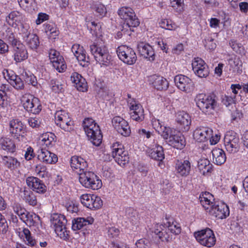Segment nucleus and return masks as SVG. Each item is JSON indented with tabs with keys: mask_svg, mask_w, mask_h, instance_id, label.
Masks as SVG:
<instances>
[{
	"mask_svg": "<svg viewBox=\"0 0 248 248\" xmlns=\"http://www.w3.org/2000/svg\"><path fill=\"white\" fill-rule=\"evenodd\" d=\"M118 14L121 18L124 20L122 31L124 32L125 30L127 31L128 29L130 31H134V28L139 25L140 21L131 8L123 7L118 10Z\"/></svg>",
	"mask_w": 248,
	"mask_h": 248,
	"instance_id": "20e7f679",
	"label": "nucleus"
},
{
	"mask_svg": "<svg viewBox=\"0 0 248 248\" xmlns=\"http://www.w3.org/2000/svg\"><path fill=\"white\" fill-rule=\"evenodd\" d=\"M176 121L183 131H187L189 130L191 120L188 113L184 111L178 112L176 114Z\"/></svg>",
	"mask_w": 248,
	"mask_h": 248,
	"instance_id": "c85d7f7f",
	"label": "nucleus"
},
{
	"mask_svg": "<svg viewBox=\"0 0 248 248\" xmlns=\"http://www.w3.org/2000/svg\"><path fill=\"white\" fill-rule=\"evenodd\" d=\"M0 147L8 152L13 153L16 151V145L14 141L8 138L0 139Z\"/></svg>",
	"mask_w": 248,
	"mask_h": 248,
	"instance_id": "79ce46f5",
	"label": "nucleus"
},
{
	"mask_svg": "<svg viewBox=\"0 0 248 248\" xmlns=\"http://www.w3.org/2000/svg\"><path fill=\"white\" fill-rule=\"evenodd\" d=\"M195 236L196 240L203 246L211 247L215 244V235L213 231L209 228L197 232Z\"/></svg>",
	"mask_w": 248,
	"mask_h": 248,
	"instance_id": "2eb2a0df",
	"label": "nucleus"
},
{
	"mask_svg": "<svg viewBox=\"0 0 248 248\" xmlns=\"http://www.w3.org/2000/svg\"><path fill=\"white\" fill-rule=\"evenodd\" d=\"M150 81L154 87L158 90H167L169 87V82L162 77L153 75L151 77Z\"/></svg>",
	"mask_w": 248,
	"mask_h": 248,
	"instance_id": "c9c22d12",
	"label": "nucleus"
},
{
	"mask_svg": "<svg viewBox=\"0 0 248 248\" xmlns=\"http://www.w3.org/2000/svg\"><path fill=\"white\" fill-rule=\"evenodd\" d=\"M212 165L207 159H202L198 161V167L201 173L206 175L212 170Z\"/></svg>",
	"mask_w": 248,
	"mask_h": 248,
	"instance_id": "c03bdc74",
	"label": "nucleus"
},
{
	"mask_svg": "<svg viewBox=\"0 0 248 248\" xmlns=\"http://www.w3.org/2000/svg\"><path fill=\"white\" fill-rule=\"evenodd\" d=\"M152 123L154 128L163 138L168 137V133L170 131V127L164 125L159 120L157 119L153 120Z\"/></svg>",
	"mask_w": 248,
	"mask_h": 248,
	"instance_id": "ea45409f",
	"label": "nucleus"
},
{
	"mask_svg": "<svg viewBox=\"0 0 248 248\" xmlns=\"http://www.w3.org/2000/svg\"><path fill=\"white\" fill-rule=\"evenodd\" d=\"M71 80L75 84V87L78 91L83 92L87 91V82L85 79L79 74L77 72L72 73L71 76Z\"/></svg>",
	"mask_w": 248,
	"mask_h": 248,
	"instance_id": "c756f323",
	"label": "nucleus"
},
{
	"mask_svg": "<svg viewBox=\"0 0 248 248\" xmlns=\"http://www.w3.org/2000/svg\"><path fill=\"white\" fill-rule=\"evenodd\" d=\"M49 19V16L46 13H39L35 21L37 25H40L45 21Z\"/></svg>",
	"mask_w": 248,
	"mask_h": 248,
	"instance_id": "e2e57ef3",
	"label": "nucleus"
},
{
	"mask_svg": "<svg viewBox=\"0 0 248 248\" xmlns=\"http://www.w3.org/2000/svg\"><path fill=\"white\" fill-rule=\"evenodd\" d=\"M79 181L85 187L97 190L102 186L101 179L93 172L85 170L82 172L78 171Z\"/></svg>",
	"mask_w": 248,
	"mask_h": 248,
	"instance_id": "423d86ee",
	"label": "nucleus"
},
{
	"mask_svg": "<svg viewBox=\"0 0 248 248\" xmlns=\"http://www.w3.org/2000/svg\"><path fill=\"white\" fill-rule=\"evenodd\" d=\"M28 123L30 126L32 128L38 127L41 124V121L38 118H30L28 120Z\"/></svg>",
	"mask_w": 248,
	"mask_h": 248,
	"instance_id": "69168bd1",
	"label": "nucleus"
},
{
	"mask_svg": "<svg viewBox=\"0 0 248 248\" xmlns=\"http://www.w3.org/2000/svg\"><path fill=\"white\" fill-rule=\"evenodd\" d=\"M168 137L163 138L172 147L178 149H182L186 145L184 136L175 129L170 128Z\"/></svg>",
	"mask_w": 248,
	"mask_h": 248,
	"instance_id": "4468645a",
	"label": "nucleus"
},
{
	"mask_svg": "<svg viewBox=\"0 0 248 248\" xmlns=\"http://www.w3.org/2000/svg\"><path fill=\"white\" fill-rule=\"evenodd\" d=\"M80 201L84 206L90 209H98L103 205L102 200L95 195L83 194L80 196Z\"/></svg>",
	"mask_w": 248,
	"mask_h": 248,
	"instance_id": "dca6fc26",
	"label": "nucleus"
},
{
	"mask_svg": "<svg viewBox=\"0 0 248 248\" xmlns=\"http://www.w3.org/2000/svg\"><path fill=\"white\" fill-rule=\"evenodd\" d=\"M137 48L140 55L144 58L151 62L155 60V52L152 46L149 44L141 42L138 45Z\"/></svg>",
	"mask_w": 248,
	"mask_h": 248,
	"instance_id": "a878e982",
	"label": "nucleus"
},
{
	"mask_svg": "<svg viewBox=\"0 0 248 248\" xmlns=\"http://www.w3.org/2000/svg\"><path fill=\"white\" fill-rule=\"evenodd\" d=\"M90 50L95 61L100 64L107 66L110 62L111 56L105 45L94 43L90 46Z\"/></svg>",
	"mask_w": 248,
	"mask_h": 248,
	"instance_id": "6e6552de",
	"label": "nucleus"
},
{
	"mask_svg": "<svg viewBox=\"0 0 248 248\" xmlns=\"http://www.w3.org/2000/svg\"><path fill=\"white\" fill-rule=\"evenodd\" d=\"M38 157L39 160L47 164L55 163L58 160V157L55 154L43 149L41 150Z\"/></svg>",
	"mask_w": 248,
	"mask_h": 248,
	"instance_id": "f704fd0d",
	"label": "nucleus"
},
{
	"mask_svg": "<svg viewBox=\"0 0 248 248\" xmlns=\"http://www.w3.org/2000/svg\"><path fill=\"white\" fill-rule=\"evenodd\" d=\"M22 19L21 14L17 11L11 12L5 18L6 22L12 27H16L20 23Z\"/></svg>",
	"mask_w": 248,
	"mask_h": 248,
	"instance_id": "58836bf2",
	"label": "nucleus"
},
{
	"mask_svg": "<svg viewBox=\"0 0 248 248\" xmlns=\"http://www.w3.org/2000/svg\"><path fill=\"white\" fill-rule=\"evenodd\" d=\"M24 156L25 159L28 161L31 160L35 156L33 149L31 147L29 146L27 148Z\"/></svg>",
	"mask_w": 248,
	"mask_h": 248,
	"instance_id": "774afa93",
	"label": "nucleus"
},
{
	"mask_svg": "<svg viewBox=\"0 0 248 248\" xmlns=\"http://www.w3.org/2000/svg\"><path fill=\"white\" fill-rule=\"evenodd\" d=\"M23 194V198L26 202L32 206L37 205V201L36 196L31 191L24 190Z\"/></svg>",
	"mask_w": 248,
	"mask_h": 248,
	"instance_id": "09e8293b",
	"label": "nucleus"
},
{
	"mask_svg": "<svg viewBox=\"0 0 248 248\" xmlns=\"http://www.w3.org/2000/svg\"><path fill=\"white\" fill-rule=\"evenodd\" d=\"M212 130L208 127H201L196 128L193 132L194 139L198 142H204L211 138Z\"/></svg>",
	"mask_w": 248,
	"mask_h": 248,
	"instance_id": "bb28decb",
	"label": "nucleus"
},
{
	"mask_svg": "<svg viewBox=\"0 0 248 248\" xmlns=\"http://www.w3.org/2000/svg\"><path fill=\"white\" fill-rule=\"evenodd\" d=\"M213 162L217 165L224 164L226 160L224 151L220 148H215L212 151Z\"/></svg>",
	"mask_w": 248,
	"mask_h": 248,
	"instance_id": "e433bc0d",
	"label": "nucleus"
},
{
	"mask_svg": "<svg viewBox=\"0 0 248 248\" xmlns=\"http://www.w3.org/2000/svg\"><path fill=\"white\" fill-rule=\"evenodd\" d=\"M160 229H155L154 232L163 242H169L172 239V234L178 235L181 232V227L179 223L173 219H166V222L159 226Z\"/></svg>",
	"mask_w": 248,
	"mask_h": 248,
	"instance_id": "f03ea898",
	"label": "nucleus"
},
{
	"mask_svg": "<svg viewBox=\"0 0 248 248\" xmlns=\"http://www.w3.org/2000/svg\"><path fill=\"white\" fill-rule=\"evenodd\" d=\"M46 170V167L41 164L37 165L34 169V171L37 175L42 178L47 176V172Z\"/></svg>",
	"mask_w": 248,
	"mask_h": 248,
	"instance_id": "864d4df0",
	"label": "nucleus"
},
{
	"mask_svg": "<svg viewBox=\"0 0 248 248\" xmlns=\"http://www.w3.org/2000/svg\"><path fill=\"white\" fill-rule=\"evenodd\" d=\"M49 84L52 90L56 93L62 92L63 91L62 85L55 79H51Z\"/></svg>",
	"mask_w": 248,
	"mask_h": 248,
	"instance_id": "603ef678",
	"label": "nucleus"
},
{
	"mask_svg": "<svg viewBox=\"0 0 248 248\" xmlns=\"http://www.w3.org/2000/svg\"><path fill=\"white\" fill-rule=\"evenodd\" d=\"M25 218L22 220L29 226H33L38 224L40 220V217L33 213H30L28 212L25 215Z\"/></svg>",
	"mask_w": 248,
	"mask_h": 248,
	"instance_id": "a18cd8bd",
	"label": "nucleus"
},
{
	"mask_svg": "<svg viewBox=\"0 0 248 248\" xmlns=\"http://www.w3.org/2000/svg\"><path fill=\"white\" fill-rule=\"evenodd\" d=\"M8 224L4 217L0 213V233H5L7 231Z\"/></svg>",
	"mask_w": 248,
	"mask_h": 248,
	"instance_id": "680f3d73",
	"label": "nucleus"
},
{
	"mask_svg": "<svg viewBox=\"0 0 248 248\" xmlns=\"http://www.w3.org/2000/svg\"><path fill=\"white\" fill-rule=\"evenodd\" d=\"M24 108L29 112L38 114L42 110V105L39 99L30 93L22 96L21 99Z\"/></svg>",
	"mask_w": 248,
	"mask_h": 248,
	"instance_id": "1a4fd4ad",
	"label": "nucleus"
},
{
	"mask_svg": "<svg viewBox=\"0 0 248 248\" xmlns=\"http://www.w3.org/2000/svg\"><path fill=\"white\" fill-rule=\"evenodd\" d=\"M40 144L43 148H47L50 149L52 148L56 141V137L54 134L50 132H47L42 134L41 137Z\"/></svg>",
	"mask_w": 248,
	"mask_h": 248,
	"instance_id": "72a5a7b5",
	"label": "nucleus"
},
{
	"mask_svg": "<svg viewBox=\"0 0 248 248\" xmlns=\"http://www.w3.org/2000/svg\"><path fill=\"white\" fill-rule=\"evenodd\" d=\"M112 124L114 128L122 135L127 137L131 133V130L128 123L119 116H115L112 120Z\"/></svg>",
	"mask_w": 248,
	"mask_h": 248,
	"instance_id": "aec40b11",
	"label": "nucleus"
},
{
	"mask_svg": "<svg viewBox=\"0 0 248 248\" xmlns=\"http://www.w3.org/2000/svg\"><path fill=\"white\" fill-rule=\"evenodd\" d=\"M92 9L96 13H98L99 16H104L107 13L106 8L103 4L100 3L94 4L93 6Z\"/></svg>",
	"mask_w": 248,
	"mask_h": 248,
	"instance_id": "5fc2aeb1",
	"label": "nucleus"
},
{
	"mask_svg": "<svg viewBox=\"0 0 248 248\" xmlns=\"http://www.w3.org/2000/svg\"><path fill=\"white\" fill-rule=\"evenodd\" d=\"M82 126L89 140L95 146H98L102 142L103 136L97 124L92 118H86Z\"/></svg>",
	"mask_w": 248,
	"mask_h": 248,
	"instance_id": "7ed1b4c3",
	"label": "nucleus"
},
{
	"mask_svg": "<svg viewBox=\"0 0 248 248\" xmlns=\"http://www.w3.org/2000/svg\"><path fill=\"white\" fill-rule=\"evenodd\" d=\"M125 214L127 217L132 224L137 225L138 223L140 217L136 210L132 208H128L126 209Z\"/></svg>",
	"mask_w": 248,
	"mask_h": 248,
	"instance_id": "de8ad7c7",
	"label": "nucleus"
},
{
	"mask_svg": "<svg viewBox=\"0 0 248 248\" xmlns=\"http://www.w3.org/2000/svg\"><path fill=\"white\" fill-rule=\"evenodd\" d=\"M10 131L15 138L20 140L26 132V126L19 120H12L10 122Z\"/></svg>",
	"mask_w": 248,
	"mask_h": 248,
	"instance_id": "4be33fe9",
	"label": "nucleus"
},
{
	"mask_svg": "<svg viewBox=\"0 0 248 248\" xmlns=\"http://www.w3.org/2000/svg\"><path fill=\"white\" fill-rule=\"evenodd\" d=\"M45 32L48 34L50 39H55L60 34L59 31L53 24L46 23L43 25Z\"/></svg>",
	"mask_w": 248,
	"mask_h": 248,
	"instance_id": "37998d69",
	"label": "nucleus"
},
{
	"mask_svg": "<svg viewBox=\"0 0 248 248\" xmlns=\"http://www.w3.org/2000/svg\"><path fill=\"white\" fill-rule=\"evenodd\" d=\"M93 218L91 217H88L87 218L84 217L77 218L73 221L72 229L74 231L80 230L87 225L92 224L93 223Z\"/></svg>",
	"mask_w": 248,
	"mask_h": 248,
	"instance_id": "4c0bfd02",
	"label": "nucleus"
},
{
	"mask_svg": "<svg viewBox=\"0 0 248 248\" xmlns=\"http://www.w3.org/2000/svg\"><path fill=\"white\" fill-rule=\"evenodd\" d=\"M177 173L181 176H187L191 170V163L187 160L183 161H177L175 165Z\"/></svg>",
	"mask_w": 248,
	"mask_h": 248,
	"instance_id": "473e14b6",
	"label": "nucleus"
},
{
	"mask_svg": "<svg viewBox=\"0 0 248 248\" xmlns=\"http://www.w3.org/2000/svg\"><path fill=\"white\" fill-rule=\"evenodd\" d=\"M6 38L9 42L11 44L12 46H14V44H17V42H20L19 40L15 38L14 34L10 31L7 32Z\"/></svg>",
	"mask_w": 248,
	"mask_h": 248,
	"instance_id": "338daca9",
	"label": "nucleus"
},
{
	"mask_svg": "<svg viewBox=\"0 0 248 248\" xmlns=\"http://www.w3.org/2000/svg\"><path fill=\"white\" fill-rule=\"evenodd\" d=\"M22 233L28 245L33 247L36 245V241L31 236V232L28 229H23Z\"/></svg>",
	"mask_w": 248,
	"mask_h": 248,
	"instance_id": "3c124183",
	"label": "nucleus"
},
{
	"mask_svg": "<svg viewBox=\"0 0 248 248\" xmlns=\"http://www.w3.org/2000/svg\"><path fill=\"white\" fill-rule=\"evenodd\" d=\"M160 26L166 30H173L175 29L176 26L174 24H172L170 21L167 19H162L159 22Z\"/></svg>",
	"mask_w": 248,
	"mask_h": 248,
	"instance_id": "4d7b16f0",
	"label": "nucleus"
},
{
	"mask_svg": "<svg viewBox=\"0 0 248 248\" xmlns=\"http://www.w3.org/2000/svg\"><path fill=\"white\" fill-rule=\"evenodd\" d=\"M55 121L56 124L65 131L70 132L74 130V122L65 110L57 111L55 114Z\"/></svg>",
	"mask_w": 248,
	"mask_h": 248,
	"instance_id": "9d476101",
	"label": "nucleus"
},
{
	"mask_svg": "<svg viewBox=\"0 0 248 248\" xmlns=\"http://www.w3.org/2000/svg\"><path fill=\"white\" fill-rule=\"evenodd\" d=\"M170 6L178 12H181L184 5V0H170Z\"/></svg>",
	"mask_w": 248,
	"mask_h": 248,
	"instance_id": "6e6d98bb",
	"label": "nucleus"
},
{
	"mask_svg": "<svg viewBox=\"0 0 248 248\" xmlns=\"http://www.w3.org/2000/svg\"><path fill=\"white\" fill-rule=\"evenodd\" d=\"M149 156L154 160L159 161L158 166L161 167L163 164L161 162L165 158L163 147L159 145L147 151Z\"/></svg>",
	"mask_w": 248,
	"mask_h": 248,
	"instance_id": "7c9ffc66",
	"label": "nucleus"
},
{
	"mask_svg": "<svg viewBox=\"0 0 248 248\" xmlns=\"http://www.w3.org/2000/svg\"><path fill=\"white\" fill-rule=\"evenodd\" d=\"M2 73L4 78L15 88L17 90L24 88V85L23 81L13 71L4 69Z\"/></svg>",
	"mask_w": 248,
	"mask_h": 248,
	"instance_id": "412c9836",
	"label": "nucleus"
},
{
	"mask_svg": "<svg viewBox=\"0 0 248 248\" xmlns=\"http://www.w3.org/2000/svg\"><path fill=\"white\" fill-rule=\"evenodd\" d=\"M224 144L227 152L231 154L237 152L240 148V140L237 134L233 131L226 132Z\"/></svg>",
	"mask_w": 248,
	"mask_h": 248,
	"instance_id": "f8f14e48",
	"label": "nucleus"
},
{
	"mask_svg": "<svg viewBox=\"0 0 248 248\" xmlns=\"http://www.w3.org/2000/svg\"><path fill=\"white\" fill-rule=\"evenodd\" d=\"M116 51L119 58L128 65L134 64L137 60L134 50L127 46L123 45L119 46Z\"/></svg>",
	"mask_w": 248,
	"mask_h": 248,
	"instance_id": "9b49d317",
	"label": "nucleus"
},
{
	"mask_svg": "<svg viewBox=\"0 0 248 248\" xmlns=\"http://www.w3.org/2000/svg\"><path fill=\"white\" fill-rule=\"evenodd\" d=\"M2 162L5 167L14 170L20 166V162L15 157L10 156H3L2 157Z\"/></svg>",
	"mask_w": 248,
	"mask_h": 248,
	"instance_id": "a19ab883",
	"label": "nucleus"
},
{
	"mask_svg": "<svg viewBox=\"0 0 248 248\" xmlns=\"http://www.w3.org/2000/svg\"><path fill=\"white\" fill-rule=\"evenodd\" d=\"M12 47L14 60L16 62H20L28 58L26 47L21 42L14 44Z\"/></svg>",
	"mask_w": 248,
	"mask_h": 248,
	"instance_id": "b1692460",
	"label": "nucleus"
},
{
	"mask_svg": "<svg viewBox=\"0 0 248 248\" xmlns=\"http://www.w3.org/2000/svg\"><path fill=\"white\" fill-rule=\"evenodd\" d=\"M13 210L14 212L19 216L21 220L25 218V215L28 212L25 208L18 203H14Z\"/></svg>",
	"mask_w": 248,
	"mask_h": 248,
	"instance_id": "8fccbe9b",
	"label": "nucleus"
},
{
	"mask_svg": "<svg viewBox=\"0 0 248 248\" xmlns=\"http://www.w3.org/2000/svg\"><path fill=\"white\" fill-rule=\"evenodd\" d=\"M128 104L131 111V118L137 122L143 121L144 119V114L142 106L134 99L128 100Z\"/></svg>",
	"mask_w": 248,
	"mask_h": 248,
	"instance_id": "6ab92c4d",
	"label": "nucleus"
},
{
	"mask_svg": "<svg viewBox=\"0 0 248 248\" xmlns=\"http://www.w3.org/2000/svg\"><path fill=\"white\" fill-rule=\"evenodd\" d=\"M234 96L230 95L228 93V94L222 96V102L226 107H228L234 102Z\"/></svg>",
	"mask_w": 248,
	"mask_h": 248,
	"instance_id": "bf43d9fd",
	"label": "nucleus"
},
{
	"mask_svg": "<svg viewBox=\"0 0 248 248\" xmlns=\"http://www.w3.org/2000/svg\"><path fill=\"white\" fill-rule=\"evenodd\" d=\"M138 248H151V243L146 239L142 238L138 240L136 243Z\"/></svg>",
	"mask_w": 248,
	"mask_h": 248,
	"instance_id": "052dcab7",
	"label": "nucleus"
},
{
	"mask_svg": "<svg viewBox=\"0 0 248 248\" xmlns=\"http://www.w3.org/2000/svg\"><path fill=\"white\" fill-rule=\"evenodd\" d=\"M192 67L195 74L200 78H206L209 75L208 66L200 58H195L192 60Z\"/></svg>",
	"mask_w": 248,
	"mask_h": 248,
	"instance_id": "a211bd4d",
	"label": "nucleus"
},
{
	"mask_svg": "<svg viewBox=\"0 0 248 248\" xmlns=\"http://www.w3.org/2000/svg\"><path fill=\"white\" fill-rule=\"evenodd\" d=\"M51 226L53 228L57 234L62 239H68L69 235L66 230L67 220L64 215L53 214L50 217Z\"/></svg>",
	"mask_w": 248,
	"mask_h": 248,
	"instance_id": "0eeeda50",
	"label": "nucleus"
},
{
	"mask_svg": "<svg viewBox=\"0 0 248 248\" xmlns=\"http://www.w3.org/2000/svg\"><path fill=\"white\" fill-rule=\"evenodd\" d=\"M200 202L207 213L217 219L225 218L230 214L228 206L224 203L215 202L214 196L208 192L201 194Z\"/></svg>",
	"mask_w": 248,
	"mask_h": 248,
	"instance_id": "f257e3e1",
	"label": "nucleus"
},
{
	"mask_svg": "<svg viewBox=\"0 0 248 248\" xmlns=\"http://www.w3.org/2000/svg\"><path fill=\"white\" fill-rule=\"evenodd\" d=\"M26 30L27 31V29H26ZM23 33L24 34L23 37L27 46L32 50L37 49L40 44L38 36L35 34L28 33V31H24Z\"/></svg>",
	"mask_w": 248,
	"mask_h": 248,
	"instance_id": "2f4dec72",
	"label": "nucleus"
},
{
	"mask_svg": "<svg viewBox=\"0 0 248 248\" xmlns=\"http://www.w3.org/2000/svg\"><path fill=\"white\" fill-rule=\"evenodd\" d=\"M0 106H4L5 105V101L6 99V96L5 95V93L4 90L6 88V85L3 84L0 87Z\"/></svg>",
	"mask_w": 248,
	"mask_h": 248,
	"instance_id": "0e129e2a",
	"label": "nucleus"
},
{
	"mask_svg": "<svg viewBox=\"0 0 248 248\" xmlns=\"http://www.w3.org/2000/svg\"><path fill=\"white\" fill-rule=\"evenodd\" d=\"M70 165L77 174L78 171L82 172L87 170L88 164L86 160L80 156H73L71 158Z\"/></svg>",
	"mask_w": 248,
	"mask_h": 248,
	"instance_id": "cd10ccee",
	"label": "nucleus"
},
{
	"mask_svg": "<svg viewBox=\"0 0 248 248\" xmlns=\"http://www.w3.org/2000/svg\"><path fill=\"white\" fill-rule=\"evenodd\" d=\"M174 81L177 88L182 91L189 93L194 89V84L192 80L185 75L176 76Z\"/></svg>",
	"mask_w": 248,
	"mask_h": 248,
	"instance_id": "f3484780",
	"label": "nucleus"
},
{
	"mask_svg": "<svg viewBox=\"0 0 248 248\" xmlns=\"http://www.w3.org/2000/svg\"><path fill=\"white\" fill-rule=\"evenodd\" d=\"M204 44L205 48L210 50H214L216 47V44L214 42V39L209 36L205 39Z\"/></svg>",
	"mask_w": 248,
	"mask_h": 248,
	"instance_id": "13d9d810",
	"label": "nucleus"
},
{
	"mask_svg": "<svg viewBox=\"0 0 248 248\" xmlns=\"http://www.w3.org/2000/svg\"><path fill=\"white\" fill-rule=\"evenodd\" d=\"M71 50L81 65L86 67L89 65L90 57L86 56V51L82 46L78 44H74L71 48Z\"/></svg>",
	"mask_w": 248,
	"mask_h": 248,
	"instance_id": "5701e85b",
	"label": "nucleus"
},
{
	"mask_svg": "<svg viewBox=\"0 0 248 248\" xmlns=\"http://www.w3.org/2000/svg\"><path fill=\"white\" fill-rule=\"evenodd\" d=\"M54 62H51L53 67L59 72H63L66 69L67 66L64 59L62 55L55 57Z\"/></svg>",
	"mask_w": 248,
	"mask_h": 248,
	"instance_id": "49530a36",
	"label": "nucleus"
},
{
	"mask_svg": "<svg viewBox=\"0 0 248 248\" xmlns=\"http://www.w3.org/2000/svg\"><path fill=\"white\" fill-rule=\"evenodd\" d=\"M195 101L197 106L206 114L213 113L217 106L216 97L213 94H199L196 96Z\"/></svg>",
	"mask_w": 248,
	"mask_h": 248,
	"instance_id": "39448f33",
	"label": "nucleus"
},
{
	"mask_svg": "<svg viewBox=\"0 0 248 248\" xmlns=\"http://www.w3.org/2000/svg\"><path fill=\"white\" fill-rule=\"evenodd\" d=\"M26 183L29 187L37 193L44 194L47 190L44 183L37 177L33 176L28 177L26 179Z\"/></svg>",
	"mask_w": 248,
	"mask_h": 248,
	"instance_id": "393cba45",
	"label": "nucleus"
},
{
	"mask_svg": "<svg viewBox=\"0 0 248 248\" xmlns=\"http://www.w3.org/2000/svg\"><path fill=\"white\" fill-rule=\"evenodd\" d=\"M111 148L112 156L119 165L123 166L128 162L129 158L127 152L124 150V146L121 143L116 142Z\"/></svg>",
	"mask_w": 248,
	"mask_h": 248,
	"instance_id": "ddd939ff",
	"label": "nucleus"
}]
</instances>
